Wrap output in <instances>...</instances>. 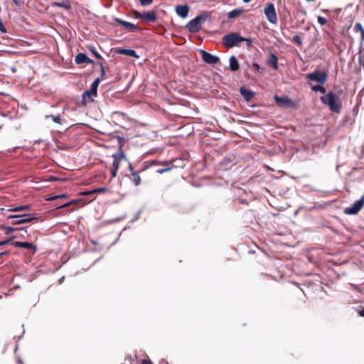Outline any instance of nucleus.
I'll return each instance as SVG.
<instances>
[{"label":"nucleus","mask_w":364,"mask_h":364,"mask_svg":"<svg viewBox=\"0 0 364 364\" xmlns=\"http://www.w3.org/2000/svg\"><path fill=\"white\" fill-rule=\"evenodd\" d=\"M321 101L328 105L332 112L336 113L341 112V102L334 92H329L326 95L321 97Z\"/></svg>","instance_id":"nucleus-1"},{"label":"nucleus","mask_w":364,"mask_h":364,"mask_svg":"<svg viewBox=\"0 0 364 364\" xmlns=\"http://www.w3.org/2000/svg\"><path fill=\"white\" fill-rule=\"evenodd\" d=\"M223 41L224 44L229 47L235 46L238 45V43H240V42H242V41H247V42H248V43H250V42H251L250 39L243 38V37L240 36V34H238L237 33H231V34L225 36L223 37Z\"/></svg>","instance_id":"nucleus-2"},{"label":"nucleus","mask_w":364,"mask_h":364,"mask_svg":"<svg viewBox=\"0 0 364 364\" xmlns=\"http://www.w3.org/2000/svg\"><path fill=\"white\" fill-rule=\"evenodd\" d=\"M306 78L320 84H324L328 78V75L326 72L322 70H315L311 73H308L306 75Z\"/></svg>","instance_id":"nucleus-3"},{"label":"nucleus","mask_w":364,"mask_h":364,"mask_svg":"<svg viewBox=\"0 0 364 364\" xmlns=\"http://www.w3.org/2000/svg\"><path fill=\"white\" fill-rule=\"evenodd\" d=\"M264 13L269 22L273 24L277 23V16L273 4L268 3L264 9Z\"/></svg>","instance_id":"nucleus-4"},{"label":"nucleus","mask_w":364,"mask_h":364,"mask_svg":"<svg viewBox=\"0 0 364 364\" xmlns=\"http://www.w3.org/2000/svg\"><path fill=\"white\" fill-rule=\"evenodd\" d=\"M207 16L199 15L188 22L186 27L191 32H197L200 28L201 22L206 20Z\"/></svg>","instance_id":"nucleus-5"},{"label":"nucleus","mask_w":364,"mask_h":364,"mask_svg":"<svg viewBox=\"0 0 364 364\" xmlns=\"http://www.w3.org/2000/svg\"><path fill=\"white\" fill-rule=\"evenodd\" d=\"M276 104L278 106L283 107H296V104L289 97L282 96L279 97L278 95H275L274 97Z\"/></svg>","instance_id":"nucleus-6"},{"label":"nucleus","mask_w":364,"mask_h":364,"mask_svg":"<svg viewBox=\"0 0 364 364\" xmlns=\"http://www.w3.org/2000/svg\"><path fill=\"white\" fill-rule=\"evenodd\" d=\"M134 14L137 18H139L146 23L154 22L156 19V12L154 11L145 12L135 11Z\"/></svg>","instance_id":"nucleus-7"},{"label":"nucleus","mask_w":364,"mask_h":364,"mask_svg":"<svg viewBox=\"0 0 364 364\" xmlns=\"http://www.w3.org/2000/svg\"><path fill=\"white\" fill-rule=\"evenodd\" d=\"M125 156L122 152L119 151L117 154H114L112 155L113 158V163H112V178H115L119 169V166L121 162V161L124 159Z\"/></svg>","instance_id":"nucleus-8"},{"label":"nucleus","mask_w":364,"mask_h":364,"mask_svg":"<svg viewBox=\"0 0 364 364\" xmlns=\"http://www.w3.org/2000/svg\"><path fill=\"white\" fill-rule=\"evenodd\" d=\"M364 203V196H362V198L355 201L353 204L350 205L349 207L346 208L344 210V213L347 215H354L358 213L361 208L363 207Z\"/></svg>","instance_id":"nucleus-9"},{"label":"nucleus","mask_w":364,"mask_h":364,"mask_svg":"<svg viewBox=\"0 0 364 364\" xmlns=\"http://www.w3.org/2000/svg\"><path fill=\"white\" fill-rule=\"evenodd\" d=\"M99 84H100V79L99 78L95 79L94 80V82L92 83L91 87L90 88V90H87L86 92H85L83 93L82 97L84 98V100H85L86 97L91 99L92 97H95L97 95V90Z\"/></svg>","instance_id":"nucleus-10"},{"label":"nucleus","mask_w":364,"mask_h":364,"mask_svg":"<svg viewBox=\"0 0 364 364\" xmlns=\"http://www.w3.org/2000/svg\"><path fill=\"white\" fill-rule=\"evenodd\" d=\"M203 60L208 64H215L219 61V58L203 50L200 51Z\"/></svg>","instance_id":"nucleus-11"},{"label":"nucleus","mask_w":364,"mask_h":364,"mask_svg":"<svg viewBox=\"0 0 364 364\" xmlns=\"http://www.w3.org/2000/svg\"><path fill=\"white\" fill-rule=\"evenodd\" d=\"M10 218H22L23 223H29L33 220H36L38 218L36 217H32L31 215L28 214H23V215H11L8 216V219Z\"/></svg>","instance_id":"nucleus-12"},{"label":"nucleus","mask_w":364,"mask_h":364,"mask_svg":"<svg viewBox=\"0 0 364 364\" xmlns=\"http://www.w3.org/2000/svg\"><path fill=\"white\" fill-rule=\"evenodd\" d=\"M175 10L179 16L186 18L188 14L189 7L187 5H178Z\"/></svg>","instance_id":"nucleus-13"},{"label":"nucleus","mask_w":364,"mask_h":364,"mask_svg":"<svg viewBox=\"0 0 364 364\" xmlns=\"http://www.w3.org/2000/svg\"><path fill=\"white\" fill-rule=\"evenodd\" d=\"M75 63L77 64L92 63L93 61L92 60L90 59L85 53H81L76 55Z\"/></svg>","instance_id":"nucleus-14"},{"label":"nucleus","mask_w":364,"mask_h":364,"mask_svg":"<svg viewBox=\"0 0 364 364\" xmlns=\"http://www.w3.org/2000/svg\"><path fill=\"white\" fill-rule=\"evenodd\" d=\"M266 63L274 70L278 69V58L272 53H270V57L266 60Z\"/></svg>","instance_id":"nucleus-15"},{"label":"nucleus","mask_w":364,"mask_h":364,"mask_svg":"<svg viewBox=\"0 0 364 364\" xmlns=\"http://www.w3.org/2000/svg\"><path fill=\"white\" fill-rule=\"evenodd\" d=\"M14 246L16 247H19V248H26V249H30V250H36V247L32 244V243H30V242H14Z\"/></svg>","instance_id":"nucleus-16"},{"label":"nucleus","mask_w":364,"mask_h":364,"mask_svg":"<svg viewBox=\"0 0 364 364\" xmlns=\"http://www.w3.org/2000/svg\"><path fill=\"white\" fill-rule=\"evenodd\" d=\"M117 22L122 26H123L125 28L129 30V31H132L137 29V26L134 25V23L121 20V19H117Z\"/></svg>","instance_id":"nucleus-17"},{"label":"nucleus","mask_w":364,"mask_h":364,"mask_svg":"<svg viewBox=\"0 0 364 364\" xmlns=\"http://www.w3.org/2000/svg\"><path fill=\"white\" fill-rule=\"evenodd\" d=\"M117 53H119V54H123V55H128V56H132V57H134V58H139V55L136 54V53L134 50H131V49H124V48H122V49H119L117 51Z\"/></svg>","instance_id":"nucleus-18"},{"label":"nucleus","mask_w":364,"mask_h":364,"mask_svg":"<svg viewBox=\"0 0 364 364\" xmlns=\"http://www.w3.org/2000/svg\"><path fill=\"white\" fill-rule=\"evenodd\" d=\"M231 70L236 71L239 69V63L235 55H232L229 60Z\"/></svg>","instance_id":"nucleus-19"},{"label":"nucleus","mask_w":364,"mask_h":364,"mask_svg":"<svg viewBox=\"0 0 364 364\" xmlns=\"http://www.w3.org/2000/svg\"><path fill=\"white\" fill-rule=\"evenodd\" d=\"M240 93L247 101H250L254 95L252 91L246 90L244 87L240 88Z\"/></svg>","instance_id":"nucleus-20"},{"label":"nucleus","mask_w":364,"mask_h":364,"mask_svg":"<svg viewBox=\"0 0 364 364\" xmlns=\"http://www.w3.org/2000/svg\"><path fill=\"white\" fill-rule=\"evenodd\" d=\"M353 31L355 32V33H360V41H364V29L362 27V25L360 23H356L353 27Z\"/></svg>","instance_id":"nucleus-21"},{"label":"nucleus","mask_w":364,"mask_h":364,"mask_svg":"<svg viewBox=\"0 0 364 364\" xmlns=\"http://www.w3.org/2000/svg\"><path fill=\"white\" fill-rule=\"evenodd\" d=\"M107 191H108L107 188L102 187V188H95V189H93L90 191L84 192L82 194L88 195V194H93V193H107Z\"/></svg>","instance_id":"nucleus-22"},{"label":"nucleus","mask_w":364,"mask_h":364,"mask_svg":"<svg viewBox=\"0 0 364 364\" xmlns=\"http://www.w3.org/2000/svg\"><path fill=\"white\" fill-rule=\"evenodd\" d=\"M129 169L132 172V175L134 177L133 181L135 186H139L141 183V178L139 174L133 171L132 166H129Z\"/></svg>","instance_id":"nucleus-23"},{"label":"nucleus","mask_w":364,"mask_h":364,"mask_svg":"<svg viewBox=\"0 0 364 364\" xmlns=\"http://www.w3.org/2000/svg\"><path fill=\"white\" fill-rule=\"evenodd\" d=\"M243 12L242 9H235L228 14V18H234L240 16Z\"/></svg>","instance_id":"nucleus-24"},{"label":"nucleus","mask_w":364,"mask_h":364,"mask_svg":"<svg viewBox=\"0 0 364 364\" xmlns=\"http://www.w3.org/2000/svg\"><path fill=\"white\" fill-rule=\"evenodd\" d=\"M30 205H19V206H14L9 210V211H21V210H25L29 209Z\"/></svg>","instance_id":"nucleus-25"},{"label":"nucleus","mask_w":364,"mask_h":364,"mask_svg":"<svg viewBox=\"0 0 364 364\" xmlns=\"http://www.w3.org/2000/svg\"><path fill=\"white\" fill-rule=\"evenodd\" d=\"M311 89L314 92H320L321 93H326V89L324 87L320 85H316L311 87Z\"/></svg>","instance_id":"nucleus-26"},{"label":"nucleus","mask_w":364,"mask_h":364,"mask_svg":"<svg viewBox=\"0 0 364 364\" xmlns=\"http://www.w3.org/2000/svg\"><path fill=\"white\" fill-rule=\"evenodd\" d=\"M54 5L56 6H58V7L65 8V9H68V10L70 9V4L67 2H56L54 4Z\"/></svg>","instance_id":"nucleus-27"},{"label":"nucleus","mask_w":364,"mask_h":364,"mask_svg":"<svg viewBox=\"0 0 364 364\" xmlns=\"http://www.w3.org/2000/svg\"><path fill=\"white\" fill-rule=\"evenodd\" d=\"M46 118H51L52 120L58 124H61V119L60 116H54V115H46Z\"/></svg>","instance_id":"nucleus-28"},{"label":"nucleus","mask_w":364,"mask_h":364,"mask_svg":"<svg viewBox=\"0 0 364 364\" xmlns=\"http://www.w3.org/2000/svg\"><path fill=\"white\" fill-rule=\"evenodd\" d=\"M252 69L254 71L258 72L259 73H261L262 71V69L261 68V67L259 66V65L258 63H253L252 65Z\"/></svg>","instance_id":"nucleus-29"},{"label":"nucleus","mask_w":364,"mask_h":364,"mask_svg":"<svg viewBox=\"0 0 364 364\" xmlns=\"http://www.w3.org/2000/svg\"><path fill=\"white\" fill-rule=\"evenodd\" d=\"M318 22L321 25L324 26L328 23V21L326 18L323 16H318Z\"/></svg>","instance_id":"nucleus-30"},{"label":"nucleus","mask_w":364,"mask_h":364,"mask_svg":"<svg viewBox=\"0 0 364 364\" xmlns=\"http://www.w3.org/2000/svg\"><path fill=\"white\" fill-rule=\"evenodd\" d=\"M293 41L297 43L299 46H301L302 44L301 39L298 35H296L293 37Z\"/></svg>","instance_id":"nucleus-31"},{"label":"nucleus","mask_w":364,"mask_h":364,"mask_svg":"<svg viewBox=\"0 0 364 364\" xmlns=\"http://www.w3.org/2000/svg\"><path fill=\"white\" fill-rule=\"evenodd\" d=\"M3 228L5 230V233L7 235L11 233L15 230V229L12 227H4Z\"/></svg>","instance_id":"nucleus-32"},{"label":"nucleus","mask_w":364,"mask_h":364,"mask_svg":"<svg viewBox=\"0 0 364 364\" xmlns=\"http://www.w3.org/2000/svg\"><path fill=\"white\" fill-rule=\"evenodd\" d=\"M90 50L95 55V56L97 58H98V59H101L102 58L101 55L99 54L94 48L92 47V48H90Z\"/></svg>","instance_id":"nucleus-33"},{"label":"nucleus","mask_w":364,"mask_h":364,"mask_svg":"<svg viewBox=\"0 0 364 364\" xmlns=\"http://www.w3.org/2000/svg\"><path fill=\"white\" fill-rule=\"evenodd\" d=\"M16 220H14L11 224L14 225H21L23 224V220L22 218H16Z\"/></svg>","instance_id":"nucleus-34"},{"label":"nucleus","mask_w":364,"mask_h":364,"mask_svg":"<svg viewBox=\"0 0 364 364\" xmlns=\"http://www.w3.org/2000/svg\"><path fill=\"white\" fill-rule=\"evenodd\" d=\"M142 6H147L152 3V0H139Z\"/></svg>","instance_id":"nucleus-35"},{"label":"nucleus","mask_w":364,"mask_h":364,"mask_svg":"<svg viewBox=\"0 0 364 364\" xmlns=\"http://www.w3.org/2000/svg\"><path fill=\"white\" fill-rule=\"evenodd\" d=\"M0 31L3 33H6V28H4V24L3 23L1 22V20L0 19Z\"/></svg>","instance_id":"nucleus-36"},{"label":"nucleus","mask_w":364,"mask_h":364,"mask_svg":"<svg viewBox=\"0 0 364 364\" xmlns=\"http://www.w3.org/2000/svg\"><path fill=\"white\" fill-rule=\"evenodd\" d=\"M100 67H101V75L102 77H105V75H106L105 71V69H104L102 63H100Z\"/></svg>","instance_id":"nucleus-37"},{"label":"nucleus","mask_w":364,"mask_h":364,"mask_svg":"<svg viewBox=\"0 0 364 364\" xmlns=\"http://www.w3.org/2000/svg\"><path fill=\"white\" fill-rule=\"evenodd\" d=\"M141 364H152L151 361L150 360H142Z\"/></svg>","instance_id":"nucleus-38"},{"label":"nucleus","mask_w":364,"mask_h":364,"mask_svg":"<svg viewBox=\"0 0 364 364\" xmlns=\"http://www.w3.org/2000/svg\"><path fill=\"white\" fill-rule=\"evenodd\" d=\"M9 241H10V240H6L0 241V246L4 245L7 244Z\"/></svg>","instance_id":"nucleus-39"},{"label":"nucleus","mask_w":364,"mask_h":364,"mask_svg":"<svg viewBox=\"0 0 364 364\" xmlns=\"http://www.w3.org/2000/svg\"><path fill=\"white\" fill-rule=\"evenodd\" d=\"M13 1L17 6H19L21 4V0H13Z\"/></svg>","instance_id":"nucleus-40"},{"label":"nucleus","mask_w":364,"mask_h":364,"mask_svg":"<svg viewBox=\"0 0 364 364\" xmlns=\"http://www.w3.org/2000/svg\"><path fill=\"white\" fill-rule=\"evenodd\" d=\"M167 169H160V170H158L157 172L159 173H164V171H166Z\"/></svg>","instance_id":"nucleus-41"},{"label":"nucleus","mask_w":364,"mask_h":364,"mask_svg":"<svg viewBox=\"0 0 364 364\" xmlns=\"http://www.w3.org/2000/svg\"><path fill=\"white\" fill-rule=\"evenodd\" d=\"M360 316H364V309L359 312Z\"/></svg>","instance_id":"nucleus-42"},{"label":"nucleus","mask_w":364,"mask_h":364,"mask_svg":"<svg viewBox=\"0 0 364 364\" xmlns=\"http://www.w3.org/2000/svg\"><path fill=\"white\" fill-rule=\"evenodd\" d=\"M245 3H248L250 2L251 0H242Z\"/></svg>","instance_id":"nucleus-43"},{"label":"nucleus","mask_w":364,"mask_h":364,"mask_svg":"<svg viewBox=\"0 0 364 364\" xmlns=\"http://www.w3.org/2000/svg\"><path fill=\"white\" fill-rule=\"evenodd\" d=\"M59 197H60V196H55V197L52 198H51V200L56 199V198H59Z\"/></svg>","instance_id":"nucleus-44"},{"label":"nucleus","mask_w":364,"mask_h":364,"mask_svg":"<svg viewBox=\"0 0 364 364\" xmlns=\"http://www.w3.org/2000/svg\"><path fill=\"white\" fill-rule=\"evenodd\" d=\"M4 254H5V252H1V253H0V256L4 255Z\"/></svg>","instance_id":"nucleus-45"}]
</instances>
